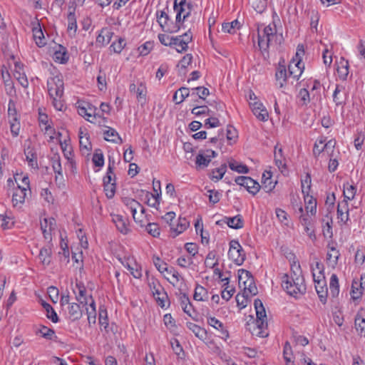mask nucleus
Here are the masks:
<instances>
[{
    "mask_svg": "<svg viewBox=\"0 0 365 365\" xmlns=\"http://www.w3.org/2000/svg\"><path fill=\"white\" fill-rule=\"evenodd\" d=\"M197 0H184V20L195 11Z\"/></svg>",
    "mask_w": 365,
    "mask_h": 365,
    "instance_id": "nucleus-45",
    "label": "nucleus"
},
{
    "mask_svg": "<svg viewBox=\"0 0 365 365\" xmlns=\"http://www.w3.org/2000/svg\"><path fill=\"white\" fill-rule=\"evenodd\" d=\"M112 221L119 232L124 235L128 233L129 231L128 218L120 215H112Z\"/></svg>",
    "mask_w": 365,
    "mask_h": 365,
    "instance_id": "nucleus-17",
    "label": "nucleus"
},
{
    "mask_svg": "<svg viewBox=\"0 0 365 365\" xmlns=\"http://www.w3.org/2000/svg\"><path fill=\"white\" fill-rule=\"evenodd\" d=\"M92 161L95 166L96 167H103L104 165V158L103 154L101 150H96L94 153L92 158Z\"/></svg>",
    "mask_w": 365,
    "mask_h": 365,
    "instance_id": "nucleus-54",
    "label": "nucleus"
},
{
    "mask_svg": "<svg viewBox=\"0 0 365 365\" xmlns=\"http://www.w3.org/2000/svg\"><path fill=\"white\" fill-rule=\"evenodd\" d=\"M245 187L249 192L252 193V195H255L259 192L260 185L257 182L255 181L251 178L247 177Z\"/></svg>",
    "mask_w": 365,
    "mask_h": 365,
    "instance_id": "nucleus-39",
    "label": "nucleus"
},
{
    "mask_svg": "<svg viewBox=\"0 0 365 365\" xmlns=\"http://www.w3.org/2000/svg\"><path fill=\"white\" fill-rule=\"evenodd\" d=\"M114 168H115V160L113 158L109 157L108 158V166L106 175L103 178V185L104 184H112L113 180H115V175L114 174Z\"/></svg>",
    "mask_w": 365,
    "mask_h": 365,
    "instance_id": "nucleus-26",
    "label": "nucleus"
},
{
    "mask_svg": "<svg viewBox=\"0 0 365 365\" xmlns=\"http://www.w3.org/2000/svg\"><path fill=\"white\" fill-rule=\"evenodd\" d=\"M153 261L155 267L160 273H164L165 270H167V264L165 263L160 257L153 256Z\"/></svg>",
    "mask_w": 365,
    "mask_h": 365,
    "instance_id": "nucleus-62",
    "label": "nucleus"
},
{
    "mask_svg": "<svg viewBox=\"0 0 365 365\" xmlns=\"http://www.w3.org/2000/svg\"><path fill=\"white\" fill-rule=\"evenodd\" d=\"M339 151L336 150L335 148H334L322 160V163L329 160L328 170L331 173L334 172L339 165Z\"/></svg>",
    "mask_w": 365,
    "mask_h": 365,
    "instance_id": "nucleus-16",
    "label": "nucleus"
},
{
    "mask_svg": "<svg viewBox=\"0 0 365 365\" xmlns=\"http://www.w3.org/2000/svg\"><path fill=\"white\" fill-rule=\"evenodd\" d=\"M146 231L153 237H157L160 235V228L156 223H148L145 226Z\"/></svg>",
    "mask_w": 365,
    "mask_h": 365,
    "instance_id": "nucleus-61",
    "label": "nucleus"
},
{
    "mask_svg": "<svg viewBox=\"0 0 365 365\" xmlns=\"http://www.w3.org/2000/svg\"><path fill=\"white\" fill-rule=\"evenodd\" d=\"M226 172V165H222L216 170H212L210 178L212 180L218 181L222 179Z\"/></svg>",
    "mask_w": 365,
    "mask_h": 365,
    "instance_id": "nucleus-53",
    "label": "nucleus"
},
{
    "mask_svg": "<svg viewBox=\"0 0 365 365\" xmlns=\"http://www.w3.org/2000/svg\"><path fill=\"white\" fill-rule=\"evenodd\" d=\"M258 46L262 51H267L270 46L281 44L282 33H279L274 23L258 28Z\"/></svg>",
    "mask_w": 365,
    "mask_h": 365,
    "instance_id": "nucleus-3",
    "label": "nucleus"
},
{
    "mask_svg": "<svg viewBox=\"0 0 365 365\" xmlns=\"http://www.w3.org/2000/svg\"><path fill=\"white\" fill-rule=\"evenodd\" d=\"M224 221L231 228L240 229L243 227V221L240 215L233 217H225Z\"/></svg>",
    "mask_w": 365,
    "mask_h": 365,
    "instance_id": "nucleus-35",
    "label": "nucleus"
},
{
    "mask_svg": "<svg viewBox=\"0 0 365 365\" xmlns=\"http://www.w3.org/2000/svg\"><path fill=\"white\" fill-rule=\"evenodd\" d=\"M24 154L26 159L29 163V165L34 168H38L37 155L34 148L28 146L24 150Z\"/></svg>",
    "mask_w": 365,
    "mask_h": 365,
    "instance_id": "nucleus-29",
    "label": "nucleus"
},
{
    "mask_svg": "<svg viewBox=\"0 0 365 365\" xmlns=\"http://www.w3.org/2000/svg\"><path fill=\"white\" fill-rule=\"evenodd\" d=\"M113 35V32L110 31L107 28H103L101 30L100 34L96 37V43L100 46H103L108 44Z\"/></svg>",
    "mask_w": 365,
    "mask_h": 365,
    "instance_id": "nucleus-23",
    "label": "nucleus"
},
{
    "mask_svg": "<svg viewBox=\"0 0 365 365\" xmlns=\"http://www.w3.org/2000/svg\"><path fill=\"white\" fill-rule=\"evenodd\" d=\"M170 47L173 48L178 53H182V38L181 36H173Z\"/></svg>",
    "mask_w": 365,
    "mask_h": 365,
    "instance_id": "nucleus-50",
    "label": "nucleus"
},
{
    "mask_svg": "<svg viewBox=\"0 0 365 365\" xmlns=\"http://www.w3.org/2000/svg\"><path fill=\"white\" fill-rule=\"evenodd\" d=\"M116 184L115 180H114L112 184H104L103 190L106 193V197L108 199H111L113 197L115 193Z\"/></svg>",
    "mask_w": 365,
    "mask_h": 365,
    "instance_id": "nucleus-55",
    "label": "nucleus"
},
{
    "mask_svg": "<svg viewBox=\"0 0 365 365\" xmlns=\"http://www.w3.org/2000/svg\"><path fill=\"white\" fill-rule=\"evenodd\" d=\"M250 109L259 120L265 122L268 120V111L262 102L255 103Z\"/></svg>",
    "mask_w": 365,
    "mask_h": 365,
    "instance_id": "nucleus-15",
    "label": "nucleus"
},
{
    "mask_svg": "<svg viewBox=\"0 0 365 365\" xmlns=\"http://www.w3.org/2000/svg\"><path fill=\"white\" fill-rule=\"evenodd\" d=\"M229 167L232 170L236 171L239 173H247L248 168L246 165L239 163L236 161H230L229 163Z\"/></svg>",
    "mask_w": 365,
    "mask_h": 365,
    "instance_id": "nucleus-49",
    "label": "nucleus"
},
{
    "mask_svg": "<svg viewBox=\"0 0 365 365\" xmlns=\"http://www.w3.org/2000/svg\"><path fill=\"white\" fill-rule=\"evenodd\" d=\"M304 54V50L303 45H298L295 56L289 62L288 66L289 73L290 76H292L295 79H298L304 71V65L302 62Z\"/></svg>",
    "mask_w": 365,
    "mask_h": 365,
    "instance_id": "nucleus-5",
    "label": "nucleus"
},
{
    "mask_svg": "<svg viewBox=\"0 0 365 365\" xmlns=\"http://www.w3.org/2000/svg\"><path fill=\"white\" fill-rule=\"evenodd\" d=\"M36 334H40L41 336L48 340H53V336H55V332L46 327H42L41 329L36 331Z\"/></svg>",
    "mask_w": 365,
    "mask_h": 365,
    "instance_id": "nucleus-51",
    "label": "nucleus"
},
{
    "mask_svg": "<svg viewBox=\"0 0 365 365\" xmlns=\"http://www.w3.org/2000/svg\"><path fill=\"white\" fill-rule=\"evenodd\" d=\"M209 297L207 291L202 286H197L195 289L194 299L197 301H205Z\"/></svg>",
    "mask_w": 365,
    "mask_h": 365,
    "instance_id": "nucleus-42",
    "label": "nucleus"
},
{
    "mask_svg": "<svg viewBox=\"0 0 365 365\" xmlns=\"http://www.w3.org/2000/svg\"><path fill=\"white\" fill-rule=\"evenodd\" d=\"M53 58L56 63L62 64L66 63L69 59V55L66 48L62 45H58V49L55 51Z\"/></svg>",
    "mask_w": 365,
    "mask_h": 365,
    "instance_id": "nucleus-20",
    "label": "nucleus"
},
{
    "mask_svg": "<svg viewBox=\"0 0 365 365\" xmlns=\"http://www.w3.org/2000/svg\"><path fill=\"white\" fill-rule=\"evenodd\" d=\"M221 281L223 282V285H227V287L222 291L221 296L223 299L228 301L233 295L235 290L233 288H231L228 286V278L221 279Z\"/></svg>",
    "mask_w": 365,
    "mask_h": 365,
    "instance_id": "nucleus-46",
    "label": "nucleus"
},
{
    "mask_svg": "<svg viewBox=\"0 0 365 365\" xmlns=\"http://www.w3.org/2000/svg\"><path fill=\"white\" fill-rule=\"evenodd\" d=\"M346 98L345 88L343 86L337 85L333 93V101L336 106L343 105Z\"/></svg>",
    "mask_w": 365,
    "mask_h": 365,
    "instance_id": "nucleus-21",
    "label": "nucleus"
},
{
    "mask_svg": "<svg viewBox=\"0 0 365 365\" xmlns=\"http://www.w3.org/2000/svg\"><path fill=\"white\" fill-rule=\"evenodd\" d=\"M125 46V39L123 38H119L118 41H115L110 45V49L116 53H120L124 48Z\"/></svg>",
    "mask_w": 365,
    "mask_h": 365,
    "instance_id": "nucleus-56",
    "label": "nucleus"
},
{
    "mask_svg": "<svg viewBox=\"0 0 365 365\" xmlns=\"http://www.w3.org/2000/svg\"><path fill=\"white\" fill-rule=\"evenodd\" d=\"M205 264L206 267L210 268L215 267L218 263L216 259V254L214 252H210L206 257Z\"/></svg>",
    "mask_w": 365,
    "mask_h": 365,
    "instance_id": "nucleus-58",
    "label": "nucleus"
},
{
    "mask_svg": "<svg viewBox=\"0 0 365 365\" xmlns=\"http://www.w3.org/2000/svg\"><path fill=\"white\" fill-rule=\"evenodd\" d=\"M254 307L256 312V320L252 323H248V329L252 335L259 337H266L268 336L267 331V317L265 309L262 301L259 299L255 300Z\"/></svg>",
    "mask_w": 365,
    "mask_h": 365,
    "instance_id": "nucleus-4",
    "label": "nucleus"
},
{
    "mask_svg": "<svg viewBox=\"0 0 365 365\" xmlns=\"http://www.w3.org/2000/svg\"><path fill=\"white\" fill-rule=\"evenodd\" d=\"M103 134L104 139L107 141L120 144L123 143V140L118 133L112 128H108L107 130L104 131Z\"/></svg>",
    "mask_w": 365,
    "mask_h": 365,
    "instance_id": "nucleus-31",
    "label": "nucleus"
},
{
    "mask_svg": "<svg viewBox=\"0 0 365 365\" xmlns=\"http://www.w3.org/2000/svg\"><path fill=\"white\" fill-rule=\"evenodd\" d=\"M175 213L174 212H168L164 216V220L169 224L170 228V235L173 238H175L178 235L182 232V224L180 222L177 223L174 222Z\"/></svg>",
    "mask_w": 365,
    "mask_h": 365,
    "instance_id": "nucleus-12",
    "label": "nucleus"
},
{
    "mask_svg": "<svg viewBox=\"0 0 365 365\" xmlns=\"http://www.w3.org/2000/svg\"><path fill=\"white\" fill-rule=\"evenodd\" d=\"M42 306L46 312V317L48 319H49L53 323L58 322L59 320L58 317L51 305L47 302H43L42 303Z\"/></svg>",
    "mask_w": 365,
    "mask_h": 365,
    "instance_id": "nucleus-37",
    "label": "nucleus"
},
{
    "mask_svg": "<svg viewBox=\"0 0 365 365\" xmlns=\"http://www.w3.org/2000/svg\"><path fill=\"white\" fill-rule=\"evenodd\" d=\"M34 38L36 41V43L38 47H42L46 44L43 31L41 28L34 29Z\"/></svg>",
    "mask_w": 365,
    "mask_h": 365,
    "instance_id": "nucleus-47",
    "label": "nucleus"
},
{
    "mask_svg": "<svg viewBox=\"0 0 365 365\" xmlns=\"http://www.w3.org/2000/svg\"><path fill=\"white\" fill-rule=\"evenodd\" d=\"M282 287L288 294L295 298L305 294L307 287L299 264L292 265L290 274H284L282 277Z\"/></svg>",
    "mask_w": 365,
    "mask_h": 365,
    "instance_id": "nucleus-2",
    "label": "nucleus"
},
{
    "mask_svg": "<svg viewBox=\"0 0 365 365\" xmlns=\"http://www.w3.org/2000/svg\"><path fill=\"white\" fill-rule=\"evenodd\" d=\"M287 77V71L284 67L279 68L276 72V78L280 85V87L283 86Z\"/></svg>",
    "mask_w": 365,
    "mask_h": 365,
    "instance_id": "nucleus-63",
    "label": "nucleus"
},
{
    "mask_svg": "<svg viewBox=\"0 0 365 365\" xmlns=\"http://www.w3.org/2000/svg\"><path fill=\"white\" fill-rule=\"evenodd\" d=\"M329 289L331 295L336 297L339 292V279L335 274L331 276L329 282Z\"/></svg>",
    "mask_w": 365,
    "mask_h": 365,
    "instance_id": "nucleus-41",
    "label": "nucleus"
},
{
    "mask_svg": "<svg viewBox=\"0 0 365 365\" xmlns=\"http://www.w3.org/2000/svg\"><path fill=\"white\" fill-rule=\"evenodd\" d=\"M53 170L55 174L61 176V180L63 179L62 173V167L61 163V158L58 154H54L51 158Z\"/></svg>",
    "mask_w": 365,
    "mask_h": 365,
    "instance_id": "nucleus-33",
    "label": "nucleus"
},
{
    "mask_svg": "<svg viewBox=\"0 0 365 365\" xmlns=\"http://www.w3.org/2000/svg\"><path fill=\"white\" fill-rule=\"evenodd\" d=\"M216 153L212 150H207L203 153H199L195 158V165L198 168H206L212 158H215Z\"/></svg>",
    "mask_w": 365,
    "mask_h": 365,
    "instance_id": "nucleus-13",
    "label": "nucleus"
},
{
    "mask_svg": "<svg viewBox=\"0 0 365 365\" xmlns=\"http://www.w3.org/2000/svg\"><path fill=\"white\" fill-rule=\"evenodd\" d=\"M355 327L360 335L365 336V318L357 314L355 317Z\"/></svg>",
    "mask_w": 365,
    "mask_h": 365,
    "instance_id": "nucleus-48",
    "label": "nucleus"
},
{
    "mask_svg": "<svg viewBox=\"0 0 365 365\" xmlns=\"http://www.w3.org/2000/svg\"><path fill=\"white\" fill-rule=\"evenodd\" d=\"M364 291V289H361L358 282H353L351 291V295L353 299H359Z\"/></svg>",
    "mask_w": 365,
    "mask_h": 365,
    "instance_id": "nucleus-52",
    "label": "nucleus"
},
{
    "mask_svg": "<svg viewBox=\"0 0 365 365\" xmlns=\"http://www.w3.org/2000/svg\"><path fill=\"white\" fill-rule=\"evenodd\" d=\"M81 148L86 149L87 151H91L92 149L91 143L89 141V135L86 133L84 136H81L79 139Z\"/></svg>",
    "mask_w": 365,
    "mask_h": 365,
    "instance_id": "nucleus-60",
    "label": "nucleus"
},
{
    "mask_svg": "<svg viewBox=\"0 0 365 365\" xmlns=\"http://www.w3.org/2000/svg\"><path fill=\"white\" fill-rule=\"evenodd\" d=\"M268 0H254L252 1V6L258 13H262L267 7Z\"/></svg>",
    "mask_w": 365,
    "mask_h": 365,
    "instance_id": "nucleus-59",
    "label": "nucleus"
},
{
    "mask_svg": "<svg viewBox=\"0 0 365 365\" xmlns=\"http://www.w3.org/2000/svg\"><path fill=\"white\" fill-rule=\"evenodd\" d=\"M239 284L243 286V293L247 297H251L257 294V288L254 284L253 278L251 277L250 272L247 270L239 271Z\"/></svg>",
    "mask_w": 365,
    "mask_h": 365,
    "instance_id": "nucleus-7",
    "label": "nucleus"
},
{
    "mask_svg": "<svg viewBox=\"0 0 365 365\" xmlns=\"http://www.w3.org/2000/svg\"><path fill=\"white\" fill-rule=\"evenodd\" d=\"M240 23L236 19L230 23H224L222 25V30L225 33L235 34L240 28Z\"/></svg>",
    "mask_w": 365,
    "mask_h": 365,
    "instance_id": "nucleus-34",
    "label": "nucleus"
},
{
    "mask_svg": "<svg viewBox=\"0 0 365 365\" xmlns=\"http://www.w3.org/2000/svg\"><path fill=\"white\" fill-rule=\"evenodd\" d=\"M312 272L313 279L315 284L324 283V266L319 261H316L315 264L312 266Z\"/></svg>",
    "mask_w": 365,
    "mask_h": 365,
    "instance_id": "nucleus-19",
    "label": "nucleus"
},
{
    "mask_svg": "<svg viewBox=\"0 0 365 365\" xmlns=\"http://www.w3.org/2000/svg\"><path fill=\"white\" fill-rule=\"evenodd\" d=\"M156 16L159 25L164 31L174 33L180 30L181 27V25L180 24V21L173 23V21L170 19L168 12L165 10L157 11ZM175 21L177 20L175 19Z\"/></svg>",
    "mask_w": 365,
    "mask_h": 365,
    "instance_id": "nucleus-8",
    "label": "nucleus"
},
{
    "mask_svg": "<svg viewBox=\"0 0 365 365\" xmlns=\"http://www.w3.org/2000/svg\"><path fill=\"white\" fill-rule=\"evenodd\" d=\"M68 317L71 321H76L81 318L83 311L80 304L77 303H71L67 307Z\"/></svg>",
    "mask_w": 365,
    "mask_h": 365,
    "instance_id": "nucleus-22",
    "label": "nucleus"
},
{
    "mask_svg": "<svg viewBox=\"0 0 365 365\" xmlns=\"http://www.w3.org/2000/svg\"><path fill=\"white\" fill-rule=\"evenodd\" d=\"M310 187L311 178L309 175H307L305 179L302 180V192L304 195L306 215H304L303 207L297 202V200H293L292 203L294 208L297 209L300 213L299 220L306 233L312 237L314 235L313 231L309 227L311 224L310 217L314 215L317 212V201L313 196L309 194Z\"/></svg>",
    "mask_w": 365,
    "mask_h": 365,
    "instance_id": "nucleus-1",
    "label": "nucleus"
},
{
    "mask_svg": "<svg viewBox=\"0 0 365 365\" xmlns=\"http://www.w3.org/2000/svg\"><path fill=\"white\" fill-rule=\"evenodd\" d=\"M148 285L157 304L161 308H164L165 307V302L168 299V294L165 292L164 288L159 282L154 278H151L149 280Z\"/></svg>",
    "mask_w": 365,
    "mask_h": 365,
    "instance_id": "nucleus-9",
    "label": "nucleus"
},
{
    "mask_svg": "<svg viewBox=\"0 0 365 365\" xmlns=\"http://www.w3.org/2000/svg\"><path fill=\"white\" fill-rule=\"evenodd\" d=\"M328 248L327 261L329 266L334 267L337 264L340 254L339 250L333 245H329Z\"/></svg>",
    "mask_w": 365,
    "mask_h": 365,
    "instance_id": "nucleus-24",
    "label": "nucleus"
},
{
    "mask_svg": "<svg viewBox=\"0 0 365 365\" xmlns=\"http://www.w3.org/2000/svg\"><path fill=\"white\" fill-rule=\"evenodd\" d=\"M297 99L301 106H307L311 101H313L315 103L320 101L321 95L319 93H313L311 98L309 92L307 89L302 88L299 91Z\"/></svg>",
    "mask_w": 365,
    "mask_h": 365,
    "instance_id": "nucleus-14",
    "label": "nucleus"
},
{
    "mask_svg": "<svg viewBox=\"0 0 365 365\" xmlns=\"http://www.w3.org/2000/svg\"><path fill=\"white\" fill-rule=\"evenodd\" d=\"M324 285H325V280H324V283L322 282V283H320L319 285L318 284H315L316 291H317V294H319L321 302H322L324 303L326 301V294L327 292V289L324 287Z\"/></svg>",
    "mask_w": 365,
    "mask_h": 365,
    "instance_id": "nucleus-57",
    "label": "nucleus"
},
{
    "mask_svg": "<svg viewBox=\"0 0 365 365\" xmlns=\"http://www.w3.org/2000/svg\"><path fill=\"white\" fill-rule=\"evenodd\" d=\"M228 257L237 265H241L245 259V252L237 240H232L230 242Z\"/></svg>",
    "mask_w": 365,
    "mask_h": 365,
    "instance_id": "nucleus-10",
    "label": "nucleus"
},
{
    "mask_svg": "<svg viewBox=\"0 0 365 365\" xmlns=\"http://www.w3.org/2000/svg\"><path fill=\"white\" fill-rule=\"evenodd\" d=\"M51 254V245L43 247L40 250L38 257L43 266H48L50 264Z\"/></svg>",
    "mask_w": 365,
    "mask_h": 365,
    "instance_id": "nucleus-27",
    "label": "nucleus"
},
{
    "mask_svg": "<svg viewBox=\"0 0 365 365\" xmlns=\"http://www.w3.org/2000/svg\"><path fill=\"white\" fill-rule=\"evenodd\" d=\"M164 323L165 326L170 330L172 333H173L174 335H178L179 333L178 332V328L175 325V321L172 317L171 314H167L164 316L163 318Z\"/></svg>",
    "mask_w": 365,
    "mask_h": 365,
    "instance_id": "nucleus-36",
    "label": "nucleus"
},
{
    "mask_svg": "<svg viewBox=\"0 0 365 365\" xmlns=\"http://www.w3.org/2000/svg\"><path fill=\"white\" fill-rule=\"evenodd\" d=\"M160 195L158 193L153 194L150 192H145V200L148 205L156 207L160 204Z\"/></svg>",
    "mask_w": 365,
    "mask_h": 365,
    "instance_id": "nucleus-38",
    "label": "nucleus"
},
{
    "mask_svg": "<svg viewBox=\"0 0 365 365\" xmlns=\"http://www.w3.org/2000/svg\"><path fill=\"white\" fill-rule=\"evenodd\" d=\"M26 196V187L18 185L17 189L13 193L12 202L14 205L18 203H23Z\"/></svg>",
    "mask_w": 365,
    "mask_h": 365,
    "instance_id": "nucleus-30",
    "label": "nucleus"
},
{
    "mask_svg": "<svg viewBox=\"0 0 365 365\" xmlns=\"http://www.w3.org/2000/svg\"><path fill=\"white\" fill-rule=\"evenodd\" d=\"M275 213H276L277 219L279 220V221L281 223H282L285 225H288L287 214L284 210H283L280 208H277L275 210Z\"/></svg>",
    "mask_w": 365,
    "mask_h": 365,
    "instance_id": "nucleus-64",
    "label": "nucleus"
},
{
    "mask_svg": "<svg viewBox=\"0 0 365 365\" xmlns=\"http://www.w3.org/2000/svg\"><path fill=\"white\" fill-rule=\"evenodd\" d=\"M47 88L51 98L62 97L63 95V82L59 76L49 78Z\"/></svg>",
    "mask_w": 365,
    "mask_h": 365,
    "instance_id": "nucleus-11",
    "label": "nucleus"
},
{
    "mask_svg": "<svg viewBox=\"0 0 365 365\" xmlns=\"http://www.w3.org/2000/svg\"><path fill=\"white\" fill-rule=\"evenodd\" d=\"M293 354H293V347L291 346L290 344H285V346L284 347V351H283V355H284V359L287 362V365H289V364H291V365H294Z\"/></svg>",
    "mask_w": 365,
    "mask_h": 365,
    "instance_id": "nucleus-43",
    "label": "nucleus"
},
{
    "mask_svg": "<svg viewBox=\"0 0 365 365\" xmlns=\"http://www.w3.org/2000/svg\"><path fill=\"white\" fill-rule=\"evenodd\" d=\"M274 163L279 170L283 173L284 170L286 169L285 158L283 155V150L282 148L275 146L274 149Z\"/></svg>",
    "mask_w": 365,
    "mask_h": 365,
    "instance_id": "nucleus-25",
    "label": "nucleus"
},
{
    "mask_svg": "<svg viewBox=\"0 0 365 365\" xmlns=\"http://www.w3.org/2000/svg\"><path fill=\"white\" fill-rule=\"evenodd\" d=\"M335 145L334 140H330L326 143V139L322 137L317 140L313 148V154L317 160L322 164L324 158L335 148Z\"/></svg>",
    "mask_w": 365,
    "mask_h": 365,
    "instance_id": "nucleus-6",
    "label": "nucleus"
},
{
    "mask_svg": "<svg viewBox=\"0 0 365 365\" xmlns=\"http://www.w3.org/2000/svg\"><path fill=\"white\" fill-rule=\"evenodd\" d=\"M59 143L61 145L62 151L63 153L64 157L71 163H73V160L72 158L73 151L71 147L67 144L66 140L62 142L61 140H59Z\"/></svg>",
    "mask_w": 365,
    "mask_h": 365,
    "instance_id": "nucleus-44",
    "label": "nucleus"
},
{
    "mask_svg": "<svg viewBox=\"0 0 365 365\" xmlns=\"http://www.w3.org/2000/svg\"><path fill=\"white\" fill-rule=\"evenodd\" d=\"M207 323L211 327L217 329L220 334L219 337L222 340H227L229 334L228 331L225 329L223 324L215 317L207 318Z\"/></svg>",
    "mask_w": 365,
    "mask_h": 365,
    "instance_id": "nucleus-18",
    "label": "nucleus"
},
{
    "mask_svg": "<svg viewBox=\"0 0 365 365\" xmlns=\"http://www.w3.org/2000/svg\"><path fill=\"white\" fill-rule=\"evenodd\" d=\"M76 288L78 290V294H76V300L80 302V304L86 306L88 304V301L86 297V289L84 284L82 282H77L76 284Z\"/></svg>",
    "mask_w": 365,
    "mask_h": 365,
    "instance_id": "nucleus-32",
    "label": "nucleus"
},
{
    "mask_svg": "<svg viewBox=\"0 0 365 365\" xmlns=\"http://www.w3.org/2000/svg\"><path fill=\"white\" fill-rule=\"evenodd\" d=\"M336 71L339 78L342 81L346 80L349 74L348 61L341 58L338 63Z\"/></svg>",
    "mask_w": 365,
    "mask_h": 365,
    "instance_id": "nucleus-28",
    "label": "nucleus"
},
{
    "mask_svg": "<svg viewBox=\"0 0 365 365\" xmlns=\"http://www.w3.org/2000/svg\"><path fill=\"white\" fill-rule=\"evenodd\" d=\"M356 192V188L353 185H350L349 183H346L344 185V190L343 194L344 197V200H351L354 198V196Z\"/></svg>",
    "mask_w": 365,
    "mask_h": 365,
    "instance_id": "nucleus-40",
    "label": "nucleus"
}]
</instances>
